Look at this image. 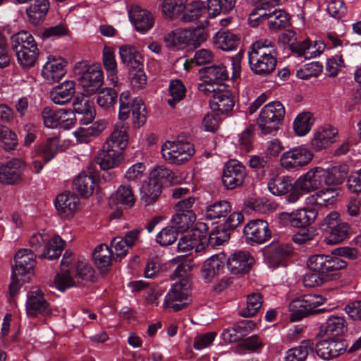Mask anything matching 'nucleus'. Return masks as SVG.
<instances>
[{
    "instance_id": "1",
    "label": "nucleus",
    "mask_w": 361,
    "mask_h": 361,
    "mask_svg": "<svg viewBox=\"0 0 361 361\" xmlns=\"http://www.w3.org/2000/svg\"><path fill=\"white\" fill-rule=\"evenodd\" d=\"M164 0L162 13L171 19L177 18L181 13V20L184 23L193 22L207 11L212 17L220 13L226 14L233 10L237 0H207V6L201 1Z\"/></svg>"
},
{
    "instance_id": "2",
    "label": "nucleus",
    "mask_w": 361,
    "mask_h": 361,
    "mask_svg": "<svg viewBox=\"0 0 361 361\" xmlns=\"http://www.w3.org/2000/svg\"><path fill=\"white\" fill-rule=\"evenodd\" d=\"M73 110L44 107L42 111L44 126L49 128H70L77 123L85 126L92 123L95 109L87 98L77 97L73 102Z\"/></svg>"
},
{
    "instance_id": "3",
    "label": "nucleus",
    "mask_w": 361,
    "mask_h": 361,
    "mask_svg": "<svg viewBox=\"0 0 361 361\" xmlns=\"http://www.w3.org/2000/svg\"><path fill=\"white\" fill-rule=\"evenodd\" d=\"M318 211L312 207H307L293 210L291 212H283L279 214V224L284 227H293L300 229L293 236L294 243L301 245L313 239L314 231L311 225L316 219Z\"/></svg>"
},
{
    "instance_id": "4",
    "label": "nucleus",
    "mask_w": 361,
    "mask_h": 361,
    "mask_svg": "<svg viewBox=\"0 0 361 361\" xmlns=\"http://www.w3.org/2000/svg\"><path fill=\"white\" fill-rule=\"evenodd\" d=\"M128 143V135L124 126L115 128L110 137L103 146V151L98 154V161L102 166L109 167L119 164L123 160V151Z\"/></svg>"
},
{
    "instance_id": "5",
    "label": "nucleus",
    "mask_w": 361,
    "mask_h": 361,
    "mask_svg": "<svg viewBox=\"0 0 361 361\" xmlns=\"http://www.w3.org/2000/svg\"><path fill=\"white\" fill-rule=\"evenodd\" d=\"M37 255L28 252V250H18L14 257L15 264L12 267L11 283L9 291L11 296H15L20 288V283L28 282L33 274Z\"/></svg>"
},
{
    "instance_id": "6",
    "label": "nucleus",
    "mask_w": 361,
    "mask_h": 361,
    "mask_svg": "<svg viewBox=\"0 0 361 361\" xmlns=\"http://www.w3.org/2000/svg\"><path fill=\"white\" fill-rule=\"evenodd\" d=\"M343 175L336 168L329 170L317 166L300 176L297 180V185L303 195L311 191L319 190L331 183L334 178H339Z\"/></svg>"
},
{
    "instance_id": "7",
    "label": "nucleus",
    "mask_w": 361,
    "mask_h": 361,
    "mask_svg": "<svg viewBox=\"0 0 361 361\" xmlns=\"http://www.w3.org/2000/svg\"><path fill=\"white\" fill-rule=\"evenodd\" d=\"M282 103L274 101L266 104L260 111L257 124L263 135H274L279 130L285 116Z\"/></svg>"
},
{
    "instance_id": "8",
    "label": "nucleus",
    "mask_w": 361,
    "mask_h": 361,
    "mask_svg": "<svg viewBox=\"0 0 361 361\" xmlns=\"http://www.w3.org/2000/svg\"><path fill=\"white\" fill-rule=\"evenodd\" d=\"M74 73L87 96L96 92L104 82L103 71L99 65L78 62L75 65Z\"/></svg>"
},
{
    "instance_id": "9",
    "label": "nucleus",
    "mask_w": 361,
    "mask_h": 361,
    "mask_svg": "<svg viewBox=\"0 0 361 361\" xmlns=\"http://www.w3.org/2000/svg\"><path fill=\"white\" fill-rule=\"evenodd\" d=\"M324 300L326 299L322 295L316 294L304 295L301 298L293 300L289 305L290 321L298 322L310 314L329 312L325 307L317 308Z\"/></svg>"
},
{
    "instance_id": "10",
    "label": "nucleus",
    "mask_w": 361,
    "mask_h": 361,
    "mask_svg": "<svg viewBox=\"0 0 361 361\" xmlns=\"http://www.w3.org/2000/svg\"><path fill=\"white\" fill-rule=\"evenodd\" d=\"M321 230L326 233L325 241L328 245L338 244L350 238V227L341 221L336 212L329 214L319 224Z\"/></svg>"
},
{
    "instance_id": "11",
    "label": "nucleus",
    "mask_w": 361,
    "mask_h": 361,
    "mask_svg": "<svg viewBox=\"0 0 361 361\" xmlns=\"http://www.w3.org/2000/svg\"><path fill=\"white\" fill-rule=\"evenodd\" d=\"M30 245L31 250L28 252L34 253L41 259L53 260L61 256L66 242L59 235L54 236L46 242L41 235L34 234L30 239Z\"/></svg>"
},
{
    "instance_id": "12",
    "label": "nucleus",
    "mask_w": 361,
    "mask_h": 361,
    "mask_svg": "<svg viewBox=\"0 0 361 361\" xmlns=\"http://www.w3.org/2000/svg\"><path fill=\"white\" fill-rule=\"evenodd\" d=\"M195 148L192 143L184 142L178 137L176 141H167L162 147L164 159L171 164L180 165L187 161L194 154Z\"/></svg>"
},
{
    "instance_id": "13",
    "label": "nucleus",
    "mask_w": 361,
    "mask_h": 361,
    "mask_svg": "<svg viewBox=\"0 0 361 361\" xmlns=\"http://www.w3.org/2000/svg\"><path fill=\"white\" fill-rule=\"evenodd\" d=\"M198 90L203 92H213V99L210 100L209 105L213 112L217 115L227 116L232 111L235 105L234 95L225 85L222 88H206L204 84H200Z\"/></svg>"
},
{
    "instance_id": "14",
    "label": "nucleus",
    "mask_w": 361,
    "mask_h": 361,
    "mask_svg": "<svg viewBox=\"0 0 361 361\" xmlns=\"http://www.w3.org/2000/svg\"><path fill=\"white\" fill-rule=\"evenodd\" d=\"M267 187L274 195H286V200L289 203L296 202L302 195V192L297 185V180L294 181L289 176H277L269 181Z\"/></svg>"
},
{
    "instance_id": "15",
    "label": "nucleus",
    "mask_w": 361,
    "mask_h": 361,
    "mask_svg": "<svg viewBox=\"0 0 361 361\" xmlns=\"http://www.w3.org/2000/svg\"><path fill=\"white\" fill-rule=\"evenodd\" d=\"M347 262L332 255L318 254L309 257L307 267L311 271L330 274V272L344 269Z\"/></svg>"
},
{
    "instance_id": "16",
    "label": "nucleus",
    "mask_w": 361,
    "mask_h": 361,
    "mask_svg": "<svg viewBox=\"0 0 361 361\" xmlns=\"http://www.w3.org/2000/svg\"><path fill=\"white\" fill-rule=\"evenodd\" d=\"M312 152L304 146L295 147L282 154L281 166L288 170H298L307 165L313 158Z\"/></svg>"
},
{
    "instance_id": "17",
    "label": "nucleus",
    "mask_w": 361,
    "mask_h": 361,
    "mask_svg": "<svg viewBox=\"0 0 361 361\" xmlns=\"http://www.w3.org/2000/svg\"><path fill=\"white\" fill-rule=\"evenodd\" d=\"M245 176V167L239 161L230 159L225 163L221 180L227 190H233L243 185Z\"/></svg>"
},
{
    "instance_id": "18",
    "label": "nucleus",
    "mask_w": 361,
    "mask_h": 361,
    "mask_svg": "<svg viewBox=\"0 0 361 361\" xmlns=\"http://www.w3.org/2000/svg\"><path fill=\"white\" fill-rule=\"evenodd\" d=\"M243 235L248 244H263L271 237L267 221L256 219L250 221L243 228Z\"/></svg>"
},
{
    "instance_id": "19",
    "label": "nucleus",
    "mask_w": 361,
    "mask_h": 361,
    "mask_svg": "<svg viewBox=\"0 0 361 361\" xmlns=\"http://www.w3.org/2000/svg\"><path fill=\"white\" fill-rule=\"evenodd\" d=\"M188 286L186 281H182L173 284L165 296L164 305L175 312L186 308L191 302L188 298Z\"/></svg>"
},
{
    "instance_id": "20",
    "label": "nucleus",
    "mask_w": 361,
    "mask_h": 361,
    "mask_svg": "<svg viewBox=\"0 0 361 361\" xmlns=\"http://www.w3.org/2000/svg\"><path fill=\"white\" fill-rule=\"evenodd\" d=\"M25 162L19 158H13L0 166V182L8 185H18L23 179Z\"/></svg>"
},
{
    "instance_id": "21",
    "label": "nucleus",
    "mask_w": 361,
    "mask_h": 361,
    "mask_svg": "<svg viewBox=\"0 0 361 361\" xmlns=\"http://www.w3.org/2000/svg\"><path fill=\"white\" fill-rule=\"evenodd\" d=\"M294 248L290 243H271L264 250V257L269 267L286 266V261L293 254Z\"/></svg>"
},
{
    "instance_id": "22",
    "label": "nucleus",
    "mask_w": 361,
    "mask_h": 361,
    "mask_svg": "<svg viewBox=\"0 0 361 361\" xmlns=\"http://www.w3.org/2000/svg\"><path fill=\"white\" fill-rule=\"evenodd\" d=\"M344 180V175L339 178H334L331 183L317 190L312 195L314 204L320 207H328L334 204L341 192V185Z\"/></svg>"
},
{
    "instance_id": "23",
    "label": "nucleus",
    "mask_w": 361,
    "mask_h": 361,
    "mask_svg": "<svg viewBox=\"0 0 361 361\" xmlns=\"http://www.w3.org/2000/svg\"><path fill=\"white\" fill-rule=\"evenodd\" d=\"M25 307L27 315L32 318L39 315L47 316L51 312L50 305L40 289L32 290L27 293Z\"/></svg>"
},
{
    "instance_id": "24",
    "label": "nucleus",
    "mask_w": 361,
    "mask_h": 361,
    "mask_svg": "<svg viewBox=\"0 0 361 361\" xmlns=\"http://www.w3.org/2000/svg\"><path fill=\"white\" fill-rule=\"evenodd\" d=\"M208 226L203 222H198L195 228H192L188 234L181 236L177 247L180 252H187L192 249L199 252L203 251V247L200 246L201 235L203 231H207Z\"/></svg>"
},
{
    "instance_id": "25",
    "label": "nucleus",
    "mask_w": 361,
    "mask_h": 361,
    "mask_svg": "<svg viewBox=\"0 0 361 361\" xmlns=\"http://www.w3.org/2000/svg\"><path fill=\"white\" fill-rule=\"evenodd\" d=\"M255 262L249 252L236 251L228 258L227 267L231 274L238 275L248 273Z\"/></svg>"
},
{
    "instance_id": "26",
    "label": "nucleus",
    "mask_w": 361,
    "mask_h": 361,
    "mask_svg": "<svg viewBox=\"0 0 361 361\" xmlns=\"http://www.w3.org/2000/svg\"><path fill=\"white\" fill-rule=\"evenodd\" d=\"M256 326L252 320H241L235 322L231 328L224 329L221 334L222 339L226 343H235L243 340Z\"/></svg>"
},
{
    "instance_id": "27",
    "label": "nucleus",
    "mask_w": 361,
    "mask_h": 361,
    "mask_svg": "<svg viewBox=\"0 0 361 361\" xmlns=\"http://www.w3.org/2000/svg\"><path fill=\"white\" fill-rule=\"evenodd\" d=\"M65 63L62 58L49 56L42 67V75L50 84L59 82L66 73Z\"/></svg>"
},
{
    "instance_id": "28",
    "label": "nucleus",
    "mask_w": 361,
    "mask_h": 361,
    "mask_svg": "<svg viewBox=\"0 0 361 361\" xmlns=\"http://www.w3.org/2000/svg\"><path fill=\"white\" fill-rule=\"evenodd\" d=\"M201 80L204 83L213 87L214 84L218 85L219 87L224 85L223 82L228 80V74L224 65H212L203 67L200 70Z\"/></svg>"
},
{
    "instance_id": "29",
    "label": "nucleus",
    "mask_w": 361,
    "mask_h": 361,
    "mask_svg": "<svg viewBox=\"0 0 361 361\" xmlns=\"http://www.w3.org/2000/svg\"><path fill=\"white\" fill-rule=\"evenodd\" d=\"M62 151L59 137H48L45 142L35 146V154L47 164L55 158L59 152Z\"/></svg>"
},
{
    "instance_id": "30",
    "label": "nucleus",
    "mask_w": 361,
    "mask_h": 361,
    "mask_svg": "<svg viewBox=\"0 0 361 361\" xmlns=\"http://www.w3.org/2000/svg\"><path fill=\"white\" fill-rule=\"evenodd\" d=\"M78 202L79 199L75 194L68 192L59 195L54 201V205L60 215L71 219Z\"/></svg>"
},
{
    "instance_id": "31",
    "label": "nucleus",
    "mask_w": 361,
    "mask_h": 361,
    "mask_svg": "<svg viewBox=\"0 0 361 361\" xmlns=\"http://www.w3.org/2000/svg\"><path fill=\"white\" fill-rule=\"evenodd\" d=\"M346 330L347 326L344 318L331 314L327 316L326 322L321 324L319 335L339 337Z\"/></svg>"
},
{
    "instance_id": "32",
    "label": "nucleus",
    "mask_w": 361,
    "mask_h": 361,
    "mask_svg": "<svg viewBox=\"0 0 361 361\" xmlns=\"http://www.w3.org/2000/svg\"><path fill=\"white\" fill-rule=\"evenodd\" d=\"M49 6V0H34L25 11L29 22L33 25L42 24L46 19Z\"/></svg>"
},
{
    "instance_id": "33",
    "label": "nucleus",
    "mask_w": 361,
    "mask_h": 361,
    "mask_svg": "<svg viewBox=\"0 0 361 361\" xmlns=\"http://www.w3.org/2000/svg\"><path fill=\"white\" fill-rule=\"evenodd\" d=\"M75 83L73 80H66L54 87L50 92L52 102L59 105L68 103L75 92Z\"/></svg>"
},
{
    "instance_id": "34",
    "label": "nucleus",
    "mask_w": 361,
    "mask_h": 361,
    "mask_svg": "<svg viewBox=\"0 0 361 361\" xmlns=\"http://www.w3.org/2000/svg\"><path fill=\"white\" fill-rule=\"evenodd\" d=\"M248 62L250 69L255 75L265 77L275 71L277 59L274 57H253L250 55Z\"/></svg>"
},
{
    "instance_id": "35",
    "label": "nucleus",
    "mask_w": 361,
    "mask_h": 361,
    "mask_svg": "<svg viewBox=\"0 0 361 361\" xmlns=\"http://www.w3.org/2000/svg\"><path fill=\"white\" fill-rule=\"evenodd\" d=\"M129 18L137 32L144 34L154 25V17L147 10L137 8L133 12H129Z\"/></svg>"
},
{
    "instance_id": "36",
    "label": "nucleus",
    "mask_w": 361,
    "mask_h": 361,
    "mask_svg": "<svg viewBox=\"0 0 361 361\" xmlns=\"http://www.w3.org/2000/svg\"><path fill=\"white\" fill-rule=\"evenodd\" d=\"M286 361H309L314 360V343L311 340H304L299 346L288 350Z\"/></svg>"
},
{
    "instance_id": "37",
    "label": "nucleus",
    "mask_w": 361,
    "mask_h": 361,
    "mask_svg": "<svg viewBox=\"0 0 361 361\" xmlns=\"http://www.w3.org/2000/svg\"><path fill=\"white\" fill-rule=\"evenodd\" d=\"M214 44L219 49L229 51L237 48L240 37L228 30L221 29L213 37Z\"/></svg>"
},
{
    "instance_id": "38",
    "label": "nucleus",
    "mask_w": 361,
    "mask_h": 361,
    "mask_svg": "<svg viewBox=\"0 0 361 361\" xmlns=\"http://www.w3.org/2000/svg\"><path fill=\"white\" fill-rule=\"evenodd\" d=\"M276 5L270 6L266 11L267 13L268 26L271 30H279L286 29L290 25V15L284 10L274 8Z\"/></svg>"
},
{
    "instance_id": "39",
    "label": "nucleus",
    "mask_w": 361,
    "mask_h": 361,
    "mask_svg": "<svg viewBox=\"0 0 361 361\" xmlns=\"http://www.w3.org/2000/svg\"><path fill=\"white\" fill-rule=\"evenodd\" d=\"M97 180V177L93 175H87L85 172L80 173L73 180V189L81 197H88L92 195Z\"/></svg>"
},
{
    "instance_id": "40",
    "label": "nucleus",
    "mask_w": 361,
    "mask_h": 361,
    "mask_svg": "<svg viewBox=\"0 0 361 361\" xmlns=\"http://www.w3.org/2000/svg\"><path fill=\"white\" fill-rule=\"evenodd\" d=\"M337 134V130L331 127L319 129L314 133L311 140V146L316 151L326 148L330 144L335 142Z\"/></svg>"
},
{
    "instance_id": "41",
    "label": "nucleus",
    "mask_w": 361,
    "mask_h": 361,
    "mask_svg": "<svg viewBox=\"0 0 361 361\" xmlns=\"http://www.w3.org/2000/svg\"><path fill=\"white\" fill-rule=\"evenodd\" d=\"M162 188L159 183L149 178L147 181L142 183L140 188L141 200L147 206L154 204L158 200Z\"/></svg>"
},
{
    "instance_id": "42",
    "label": "nucleus",
    "mask_w": 361,
    "mask_h": 361,
    "mask_svg": "<svg viewBox=\"0 0 361 361\" xmlns=\"http://www.w3.org/2000/svg\"><path fill=\"white\" fill-rule=\"evenodd\" d=\"M111 250L105 244L97 245L92 253L94 264L102 273L107 271L111 263Z\"/></svg>"
},
{
    "instance_id": "43",
    "label": "nucleus",
    "mask_w": 361,
    "mask_h": 361,
    "mask_svg": "<svg viewBox=\"0 0 361 361\" xmlns=\"http://www.w3.org/2000/svg\"><path fill=\"white\" fill-rule=\"evenodd\" d=\"M253 57H277V51L275 44L269 39H259L254 42L251 46V51L248 56Z\"/></svg>"
},
{
    "instance_id": "44",
    "label": "nucleus",
    "mask_w": 361,
    "mask_h": 361,
    "mask_svg": "<svg viewBox=\"0 0 361 361\" xmlns=\"http://www.w3.org/2000/svg\"><path fill=\"white\" fill-rule=\"evenodd\" d=\"M135 203V196L130 186L121 185L110 199V204H121L131 208Z\"/></svg>"
},
{
    "instance_id": "45",
    "label": "nucleus",
    "mask_w": 361,
    "mask_h": 361,
    "mask_svg": "<svg viewBox=\"0 0 361 361\" xmlns=\"http://www.w3.org/2000/svg\"><path fill=\"white\" fill-rule=\"evenodd\" d=\"M314 122L313 114L310 111H303L299 114L293 121L294 132L298 136H304L311 130Z\"/></svg>"
},
{
    "instance_id": "46",
    "label": "nucleus",
    "mask_w": 361,
    "mask_h": 361,
    "mask_svg": "<svg viewBox=\"0 0 361 361\" xmlns=\"http://www.w3.org/2000/svg\"><path fill=\"white\" fill-rule=\"evenodd\" d=\"M11 46L12 50L18 49L39 50L34 37L27 31H21L13 35L11 37Z\"/></svg>"
},
{
    "instance_id": "47",
    "label": "nucleus",
    "mask_w": 361,
    "mask_h": 361,
    "mask_svg": "<svg viewBox=\"0 0 361 361\" xmlns=\"http://www.w3.org/2000/svg\"><path fill=\"white\" fill-rule=\"evenodd\" d=\"M119 54L121 61L126 64L128 68L139 66L143 61L141 54L137 51L136 48L130 45H123L119 48Z\"/></svg>"
},
{
    "instance_id": "48",
    "label": "nucleus",
    "mask_w": 361,
    "mask_h": 361,
    "mask_svg": "<svg viewBox=\"0 0 361 361\" xmlns=\"http://www.w3.org/2000/svg\"><path fill=\"white\" fill-rule=\"evenodd\" d=\"M224 268V260L218 255H213L207 259L202 265V271L204 279L209 281L221 273Z\"/></svg>"
},
{
    "instance_id": "49",
    "label": "nucleus",
    "mask_w": 361,
    "mask_h": 361,
    "mask_svg": "<svg viewBox=\"0 0 361 361\" xmlns=\"http://www.w3.org/2000/svg\"><path fill=\"white\" fill-rule=\"evenodd\" d=\"M231 211V204L228 201H216L207 207L205 216L209 220L225 218Z\"/></svg>"
},
{
    "instance_id": "50",
    "label": "nucleus",
    "mask_w": 361,
    "mask_h": 361,
    "mask_svg": "<svg viewBox=\"0 0 361 361\" xmlns=\"http://www.w3.org/2000/svg\"><path fill=\"white\" fill-rule=\"evenodd\" d=\"M196 219V215L192 211L185 210V212L176 211L171 221L176 228L180 233L186 231Z\"/></svg>"
},
{
    "instance_id": "51",
    "label": "nucleus",
    "mask_w": 361,
    "mask_h": 361,
    "mask_svg": "<svg viewBox=\"0 0 361 361\" xmlns=\"http://www.w3.org/2000/svg\"><path fill=\"white\" fill-rule=\"evenodd\" d=\"M106 127L104 121H98L88 127H80L75 132V136L80 142H88L90 137L98 135Z\"/></svg>"
},
{
    "instance_id": "52",
    "label": "nucleus",
    "mask_w": 361,
    "mask_h": 361,
    "mask_svg": "<svg viewBox=\"0 0 361 361\" xmlns=\"http://www.w3.org/2000/svg\"><path fill=\"white\" fill-rule=\"evenodd\" d=\"M18 145L17 135L8 126L0 124V146L7 152L14 150Z\"/></svg>"
},
{
    "instance_id": "53",
    "label": "nucleus",
    "mask_w": 361,
    "mask_h": 361,
    "mask_svg": "<svg viewBox=\"0 0 361 361\" xmlns=\"http://www.w3.org/2000/svg\"><path fill=\"white\" fill-rule=\"evenodd\" d=\"M338 274H325L318 271H311L306 274L303 279V284L305 287H315L322 285L326 281L336 280Z\"/></svg>"
},
{
    "instance_id": "54",
    "label": "nucleus",
    "mask_w": 361,
    "mask_h": 361,
    "mask_svg": "<svg viewBox=\"0 0 361 361\" xmlns=\"http://www.w3.org/2000/svg\"><path fill=\"white\" fill-rule=\"evenodd\" d=\"M169 90L171 98L168 99L167 103L174 109L176 104L185 97L186 88L180 80H173L169 84Z\"/></svg>"
},
{
    "instance_id": "55",
    "label": "nucleus",
    "mask_w": 361,
    "mask_h": 361,
    "mask_svg": "<svg viewBox=\"0 0 361 361\" xmlns=\"http://www.w3.org/2000/svg\"><path fill=\"white\" fill-rule=\"evenodd\" d=\"M164 42L169 49H182L187 47L185 29L176 30L164 36Z\"/></svg>"
},
{
    "instance_id": "56",
    "label": "nucleus",
    "mask_w": 361,
    "mask_h": 361,
    "mask_svg": "<svg viewBox=\"0 0 361 361\" xmlns=\"http://www.w3.org/2000/svg\"><path fill=\"white\" fill-rule=\"evenodd\" d=\"M13 51L16 54L18 62L23 69L34 66L39 55V50L35 49H18Z\"/></svg>"
},
{
    "instance_id": "57",
    "label": "nucleus",
    "mask_w": 361,
    "mask_h": 361,
    "mask_svg": "<svg viewBox=\"0 0 361 361\" xmlns=\"http://www.w3.org/2000/svg\"><path fill=\"white\" fill-rule=\"evenodd\" d=\"M277 5L276 2L265 1L262 6H257L250 13L248 18L249 24L251 27H257L263 20L267 19V11L270 6Z\"/></svg>"
},
{
    "instance_id": "58",
    "label": "nucleus",
    "mask_w": 361,
    "mask_h": 361,
    "mask_svg": "<svg viewBox=\"0 0 361 361\" xmlns=\"http://www.w3.org/2000/svg\"><path fill=\"white\" fill-rule=\"evenodd\" d=\"M263 300L262 295L258 293H253L247 297V306L240 312L243 317H251L255 316L262 307Z\"/></svg>"
},
{
    "instance_id": "59",
    "label": "nucleus",
    "mask_w": 361,
    "mask_h": 361,
    "mask_svg": "<svg viewBox=\"0 0 361 361\" xmlns=\"http://www.w3.org/2000/svg\"><path fill=\"white\" fill-rule=\"evenodd\" d=\"M73 271L75 272L78 278L83 281H93L94 271L86 259L79 257L74 262Z\"/></svg>"
},
{
    "instance_id": "60",
    "label": "nucleus",
    "mask_w": 361,
    "mask_h": 361,
    "mask_svg": "<svg viewBox=\"0 0 361 361\" xmlns=\"http://www.w3.org/2000/svg\"><path fill=\"white\" fill-rule=\"evenodd\" d=\"M175 178L174 173L166 166L161 165L154 168L151 171L149 179L159 183L163 188L167 183H171Z\"/></svg>"
},
{
    "instance_id": "61",
    "label": "nucleus",
    "mask_w": 361,
    "mask_h": 361,
    "mask_svg": "<svg viewBox=\"0 0 361 361\" xmlns=\"http://www.w3.org/2000/svg\"><path fill=\"white\" fill-rule=\"evenodd\" d=\"M117 98V92L114 88L106 87L98 92L97 102L101 107L107 109L116 104Z\"/></svg>"
},
{
    "instance_id": "62",
    "label": "nucleus",
    "mask_w": 361,
    "mask_h": 361,
    "mask_svg": "<svg viewBox=\"0 0 361 361\" xmlns=\"http://www.w3.org/2000/svg\"><path fill=\"white\" fill-rule=\"evenodd\" d=\"M187 35V47H194L195 48L200 46L207 40L208 35L204 29L196 27L192 30L185 29Z\"/></svg>"
},
{
    "instance_id": "63",
    "label": "nucleus",
    "mask_w": 361,
    "mask_h": 361,
    "mask_svg": "<svg viewBox=\"0 0 361 361\" xmlns=\"http://www.w3.org/2000/svg\"><path fill=\"white\" fill-rule=\"evenodd\" d=\"M179 233L175 226H167L157 233L156 241L161 246L170 245L177 240Z\"/></svg>"
},
{
    "instance_id": "64",
    "label": "nucleus",
    "mask_w": 361,
    "mask_h": 361,
    "mask_svg": "<svg viewBox=\"0 0 361 361\" xmlns=\"http://www.w3.org/2000/svg\"><path fill=\"white\" fill-rule=\"evenodd\" d=\"M134 122L138 126L143 125L146 121V110L142 99L135 98L129 104Z\"/></svg>"
}]
</instances>
